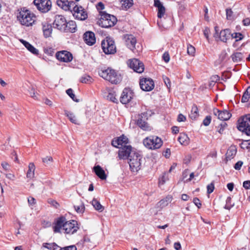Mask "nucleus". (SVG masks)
<instances>
[{
	"instance_id": "nucleus-23",
	"label": "nucleus",
	"mask_w": 250,
	"mask_h": 250,
	"mask_svg": "<svg viewBox=\"0 0 250 250\" xmlns=\"http://www.w3.org/2000/svg\"><path fill=\"white\" fill-rule=\"evenodd\" d=\"M93 170L96 175L102 180H105L107 176L105 174L104 170L99 165L95 166L93 167Z\"/></svg>"
},
{
	"instance_id": "nucleus-20",
	"label": "nucleus",
	"mask_w": 250,
	"mask_h": 250,
	"mask_svg": "<svg viewBox=\"0 0 250 250\" xmlns=\"http://www.w3.org/2000/svg\"><path fill=\"white\" fill-rule=\"evenodd\" d=\"M128 142V139L124 135L119 137L114 138L111 142V145L115 147H119V146H123L124 144L125 145Z\"/></svg>"
},
{
	"instance_id": "nucleus-9",
	"label": "nucleus",
	"mask_w": 250,
	"mask_h": 250,
	"mask_svg": "<svg viewBox=\"0 0 250 250\" xmlns=\"http://www.w3.org/2000/svg\"><path fill=\"white\" fill-rule=\"evenodd\" d=\"M135 149H133L131 146L124 145L118 151V157L120 159H128L130 156L134 152Z\"/></svg>"
},
{
	"instance_id": "nucleus-52",
	"label": "nucleus",
	"mask_w": 250,
	"mask_h": 250,
	"mask_svg": "<svg viewBox=\"0 0 250 250\" xmlns=\"http://www.w3.org/2000/svg\"><path fill=\"white\" fill-rule=\"evenodd\" d=\"M250 142V140L243 141V142L240 145L241 148L243 149H250V143H249L248 144H246L247 142Z\"/></svg>"
},
{
	"instance_id": "nucleus-10",
	"label": "nucleus",
	"mask_w": 250,
	"mask_h": 250,
	"mask_svg": "<svg viewBox=\"0 0 250 250\" xmlns=\"http://www.w3.org/2000/svg\"><path fill=\"white\" fill-rule=\"evenodd\" d=\"M129 67L138 73H142L144 71V64L142 62L137 59L129 60Z\"/></svg>"
},
{
	"instance_id": "nucleus-54",
	"label": "nucleus",
	"mask_w": 250,
	"mask_h": 250,
	"mask_svg": "<svg viewBox=\"0 0 250 250\" xmlns=\"http://www.w3.org/2000/svg\"><path fill=\"white\" fill-rule=\"evenodd\" d=\"M211 117L210 116H207L204 119L203 122V124L205 126H208L211 122Z\"/></svg>"
},
{
	"instance_id": "nucleus-40",
	"label": "nucleus",
	"mask_w": 250,
	"mask_h": 250,
	"mask_svg": "<svg viewBox=\"0 0 250 250\" xmlns=\"http://www.w3.org/2000/svg\"><path fill=\"white\" fill-rule=\"evenodd\" d=\"M74 208L78 213H83L85 210V207L84 204L83 203H82L80 205L74 206Z\"/></svg>"
},
{
	"instance_id": "nucleus-11",
	"label": "nucleus",
	"mask_w": 250,
	"mask_h": 250,
	"mask_svg": "<svg viewBox=\"0 0 250 250\" xmlns=\"http://www.w3.org/2000/svg\"><path fill=\"white\" fill-rule=\"evenodd\" d=\"M79 229L78 223L75 220H71L70 221H66L64 226V233L67 234H74Z\"/></svg>"
},
{
	"instance_id": "nucleus-36",
	"label": "nucleus",
	"mask_w": 250,
	"mask_h": 250,
	"mask_svg": "<svg viewBox=\"0 0 250 250\" xmlns=\"http://www.w3.org/2000/svg\"><path fill=\"white\" fill-rule=\"evenodd\" d=\"M35 169V166L32 163H30L28 166V170L27 172L26 176L27 178H32L34 175V171Z\"/></svg>"
},
{
	"instance_id": "nucleus-59",
	"label": "nucleus",
	"mask_w": 250,
	"mask_h": 250,
	"mask_svg": "<svg viewBox=\"0 0 250 250\" xmlns=\"http://www.w3.org/2000/svg\"><path fill=\"white\" fill-rule=\"evenodd\" d=\"M163 59L166 62H168L170 60V57L168 52H166L163 55Z\"/></svg>"
},
{
	"instance_id": "nucleus-48",
	"label": "nucleus",
	"mask_w": 250,
	"mask_h": 250,
	"mask_svg": "<svg viewBox=\"0 0 250 250\" xmlns=\"http://www.w3.org/2000/svg\"><path fill=\"white\" fill-rule=\"evenodd\" d=\"M230 38L232 39L235 38L236 39V41H238L243 39V36L240 33H234L231 34Z\"/></svg>"
},
{
	"instance_id": "nucleus-15",
	"label": "nucleus",
	"mask_w": 250,
	"mask_h": 250,
	"mask_svg": "<svg viewBox=\"0 0 250 250\" xmlns=\"http://www.w3.org/2000/svg\"><path fill=\"white\" fill-rule=\"evenodd\" d=\"M56 58L60 61L68 62L72 60L73 57L72 54L65 50H62L56 53Z\"/></svg>"
},
{
	"instance_id": "nucleus-51",
	"label": "nucleus",
	"mask_w": 250,
	"mask_h": 250,
	"mask_svg": "<svg viewBox=\"0 0 250 250\" xmlns=\"http://www.w3.org/2000/svg\"><path fill=\"white\" fill-rule=\"evenodd\" d=\"M227 57V53L226 51H223L221 52V54L219 55V61L220 62H224Z\"/></svg>"
},
{
	"instance_id": "nucleus-63",
	"label": "nucleus",
	"mask_w": 250,
	"mask_h": 250,
	"mask_svg": "<svg viewBox=\"0 0 250 250\" xmlns=\"http://www.w3.org/2000/svg\"><path fill=\"white\" fill-rule=\"evenodd\" d=\"M62 250H77V248L74 245H71L62 248Z\"/></svg>"
},
{
	"instance_id": "nucleus-2",
	"label": "nucleus",
	"mask_w": 250,
	"mask_h": 250,
	"mask_svg": "<svg viewBox=\"0 0 250 250\" xmlns=\"http://www.w3.org/2000/svg\"><path fill=\"white\" fill-rule=\"evenodd\" d=\"M35 18L34 14L31 13L30 11L26 9L25 7L21 8L17 16L18 20L21 23L26 26L32 25L35 21Z\"/></svg>"
},
{
	"instance_id": "nucleus-61",
	"label": "nucleus",
	"mask_w": 250,
	"mask_h": 250,
	"mask_svg": "<svg viewBox=\"0 0 250 250\" xmlns=\"http://www.w3.org/2000/svg\"><path fill=\"white\" fill-rule=\"evenodd\" d=\"M243 164V162L241 161H238L234 166V168L236 170H240Z\"/></svg>"
},
{
	"instance_id": "nucleus-60",
	"label": "nucleus",
	"mask_w": 250,
	"mask_h": 250,
	"mask_svg": "<svg viewBox=\"0 0 250 250\" xmlns=\"http://www.w3.org/2000/svg\"><path fill=\"white\" fill-rule=\"evenodd\" d=\"M29 93L30 96L33 99L37 100L38 99L37 95L35 92V90L33 87H31L30 90H29Z\"/></svg>"
},
{
	"instance_id": "nucleus-17",
	"label": "nucleus",
	"mask_w": 250,
	"mask_h": 250,
	"mask_svg": "<svg viewBox=\"0 0 250 250\" xmlns=\"http://www.w3.org/2000/svg\"><path fill=\"white\" fill-rule=\"evenodd\" d=\"M74 8V11L73 12L72 14L75 19L84 21L87 18V14L82 6H79Z\"/></svg>"
},
{
	"instance_id": "nucleus-50",
	"label": "nucleus",
	"mask_w": 250,
	"mask_h": 250,
	"mask_svg": "<svg viewBox=\"0 0 250 250\" xmlns=\"http://www.w3.org/2000/svg\"><path fill=\"white\" fill-rule=\"evenodd\" d=\"M227 126V124L226 123H225V122L221 123L218 126V132L221 134H223V131Z\"/></svg>"
},
{
	"instance_id": "nucleus-62",
	"label": "nucleus",
	"mask_w": 250,
	"mask_h": 250,
	"mask_svg": "<svg viewBox=\"0 0 250 250\" xmlns=\"http://www.w3.org/2000/svg\"><path fill=\"white\" fill-rule=\"evenodd\" d=\"M163 80L165 82V83L167 85L168 88H169L170 87V79L167 77H163Z\"/></svg>"
},
{
	"instance_id": "nucleus-8",
	"label": "nucleus",
	"mask_w": 250,
	"mask_h": 250,
	"mask_svg": "<svg viewBox=\"0 0 250 250\" xmlns=\"http://www.w3.org/2000/svg\"><path fill=\"white\" fill-rule=\"evenodd\" d=\"M33 2L37 8L42 13L49 11L52 6L50 0H34Z\"/></svg>"
},
{
	"instance_id": "nucleus-38",
	"label": "nucleus",
	"mask_w": 250,
	"mask_h": 250,
	"mask_svg": "<svg viewBox=\"0 0 250 250\" xmlns=\"http://www.w3.org/2000/svg\"><path fill=\"white\" fill-rule=\"evenodd\" d=\"M250 98V86H248L245 91L244 92L243 95L241 98L242 103L247 102Z\"/></svg>"
},
{
	"instance_id": "nucleus-55",
	"label": "nucleus",
	"mask_w": 250,
	"mask_h": 250,
	"mask_svg": "<svg viewBox=\"0 0 250 250\" xmlns=\"http://www.w3.org/2000/svg\"><path fill=\"white\" fill-rule=\"evenodd\" d=\"M48 203L54 207L56 208H57L59 207V203L55 200L52 199H49L47 201Z\"/></svg>"
},
{
	"instance_id": "nucleus-41",
	"label": "nucleus",
	"mask_w": 250,
	"mask_h": 250,
	"mask_svg": "<svg viewBox=\"0 0 250 250\" xmlns=\"http://www.w3.org/2000/svg\"><path fill=\"white\" fill-rule=\"evenodd\" d=\"M84 244L87 246L94 248L95 245L94 244H91V239L89 237L85 236L83 238Z\"/></svg>"
},
{
	"instance_id": "nucleus-3",
	"label": "nucleus",
	"mask_w": 250,
	"mask_h": 250,
	"mask_svg": "<svg viewBox=\"0 0 250 250\" xmlns=\"http://www.w3.org/2000/svg\"><path fill=\"white\" fill-rule=\"evenodd\" d=\"M101 18L98 21L100 26L103 28H109L113 26L117 22L116 17L106 13L105 12H101Z\"/></svg>"
},
{
	"instance_id": "nucleus-6",
	"label": "nucleus",
	"mask_w": 250,
	"mask_h": 250,
	"mask_svg": "<svg viewBox=\"0 0 250 250\" xmlns=\"http://www.w3.org/2000/svg\"><path fill=\"white\" fill-rule=\"evenodd\" d=\"M101 46L103 52L105 54H114L116 52V47L114 40L110 37H106L101 43Z\"/></svg>"
},
{
	"instance_id": "nucleus-44",
	"label": "nucleus",
	"mask_w": 250,
	"mask_h": 250,
	"mask_svg": "<svg viewBox=\"0 0 250 250\" xmlns=\"http://www.w3.org/2000/svg\"><path fill=\"white\" fill-rule=\"evenodd\" d=\"M66 92L74 101L76 102H79V100L75 97V95L73 93V91L71 88H69L66 90Z\"/></svg>"
},
{
	"instance_id": "nucleus-45",
	"label": "nucleus",
	"mask_w": 250,
	"mask_h": 250,
	"mask_svg": "<svg viewBox=\"0 0 250 250\" xmlns=\"http://www.w3.org/2000/svg\"><path fill=\"white\" fill-rule=\"evenodd\" d=\"M107 97L108 99H109L110 101H112V102L115 103H118V100L116 98V94H115L114 92L109 93Z\"/></svg>"
},
{
	"instance_id": "nucleus-7",
	"label": "nucleus",
	"mask_w": 250,
	"mask_h": 250,
	"mask_svg": "<svg viewBox=\"0 0 250 250\" xmlns=\"http://www.w3.org/2000/svg\"><path fill=\"white\" fill-rule=\"evenodd\" d=\"M150 114L148 111L144 112L138 116V119L136 121V125L142 130L148 131L150 129L149 125L147 123L148 116Z\"/></svg>"
},
{
	"instance_id": "nucleus-26",
	"label": "nucleus",
	"mask_w": 250,
	"mask_h": 250,
	"mask_svg": "<svg viewBox=\"0 0 250 250\" xmlns=\"http://www.w3.org/2000/svg\"><path fill=\"white\" fill-rule=\"evenodd\" d=\"M20 42L24 45V46L29 50L30 52L34 55H38L39 54L38 50L35 48L30 43L24 41L23 39H21Z\"/></svg>"
},
{
	"instance_id": "nucleus-4",
	"label": "nucleus",
	"mask_w": 250,
	"mask_h": 250,
	"mask_svg": "<svg viewBox=\"0 0 250 250\" xmlns=\"http://www.w3.org/2000/svg\"><path fill=\"white\" fill-rule=\"evenodd\" d=\"M143 144L148 149H157L160 148L162 145V139L156 136H150L146 137L143 140Z\"/></svg>"
},
{
	"instance_id": "nucleus-14",
	"label": "nucleus",
	"mask_w": 250,
	"mask_h": 250,
	"mask_svg": "<svg viewBox=\"0 0 250 250\" xmlns=\"http://www.w3.org/2000/svg\"><path fill=\"white\" fill-rule=\"evenodd\" d=\"M66 19L62 15H57L55 16L54 21L53 23V27L58 30L63 31L64 29V26L66 23Z\"/></svg>"
},
{
	"instance_id": "nucleus-35",
	"label": "nucleus",
	"mask_w": 250,
	"mask_h": 250,
	"mask_svg": "<svg viewBox=\"0 0 250 250\" xmlns=\"http://www.w3.org/2000/svg\"><path fill=\"white\" fill-rule=\"evenodd\" d=\"M64 114L68 117L71 122L75 124H78L77 119L72 112L67 110H64Z\"/></svg>"
},
{
	"instance_id": "nucleus-24",
	"label": "nucleus",
	"mask_w": 250,
	"mask_h": 250,
	"mask_svg": "<svg viewBox=\"0 0 250 250\" xmlns=\"http://www.w3.org/2000/svg\"><path fill=\"white\" fill-rule=\"evenodd\" d=\"M231 35V33L229 29H226L220 31L219 34V38L222 42H227Z\"/></svg>"
},
{
	"instance_id": "nucleus-13",
	"label": "nucleus",
	"mask_w": 250,
	"mask_h": 250,
	"mask_svg": "<svg viewBox=\"0 0 250 250\" xmlns=\"http://www.w3.org/2000/svg\"><path fill=\"white\" fill-rule=\"evenodd\" d=\"M237 128L239 130L245 132L246 134L247 130L250 127V115H246L239 120Z\"/></svg>"
},
{
	"instance_id": "nucleus-31",
	"label": "nucleus",
	"mask_w": 250,
	"mask_h": 250,
	"mask_svg": "<svg viewBox=\"0 0 250 250\" xmlns=\"http://www.w3.org/2000/svg\"><path fill=\"white\" fill-rule=\"evenodd\" d=\"M236 149L233 147H230L226 153V160H230L236 154Z\"/></svg>"
},
{
	"instance_id": "nucleus-12",
	"label": "nucleus",
	"mask_w": 250,
	"mask_h": 250,
	"mask_svg": "<svg viewBox=\"0 0 250 250\" xmlns=\"http://www.w3.org/2000/svg\"><path fill=\"white\" fill-rule=\"evenodd\" d=\"M140 86L143 91H150L154 88V83L151 78H144L140 80Z\"/></svg>"
},
{
	"instance_id": "nucleus-57",
	"label": "nucleus",
	"mask_w": 250,
	"mask_h": 250,
	"mask_svg": "<svg viewBox=\"0 0 250 250\" xmlns=\"http://www.w3.org/2000/svg\"><path fill=\"white\" fill-rule=\"evenodd\" d=\"M55 243H45L43 244V247L50 250H53V248H54V245H55Z\"/></svg>"
},
{
	"instance_id": "nucleus-39",
	"label": "nucleus",
	"mask_w": 250,
	"mask_h": 250,
	"mask_svg": "<svg viewBox=\"0 0 250 250\" xmlns=\"http://www.w3.org/2000/svg\"><path fill=\"white\" fill-rule=\"evenodd\" d=\"M93 79L89 75L87 74H84L83 75L80 80V81L82 83H92Z\"/></svg>"
},
{
	"instance_id": "nucleus-64",
	"label": "nucleus",
	"mask_w": 250,
	"mask_h": 250,
	"mask_svg": "<svg viewBox=\"0 0 250 250\" xmlns=\"http://www.w3.org/2000/svg\"><path fill=\"white\" fill-rule=\"evenodd\" d=\"M243 187L247 189H250V181H245L243 182Z\"/></svg>"
},
{
	"instance_id": "nucleus-58",
	"label": "nucleus",
	"mask_w": 250,
	"mask_h": 250,
	"mask_svg": "<svg viewBox=\"0 0 250 250\" xmlns=\"http://www.w3.org/2000/svg\"><path fill=\"white\" fill-rule=\"evenodd\" d=\"M193 202L196 205L198 208H200L202 206V204L200 201V200L197 198L195 197L193 199Z\"/></svg>"
},
{
	"instance_id": "nucleus-16",
	"label": "nucleus",
	"mask_w": 250,
	"mask_h": 250,
	"mask_svg": "<svg viewBox=\"0 0 250 250\" xmlns=\"http://www.w3.org/2000/svg\"><path fill=\"white\" fill-rule=\"evenodd\" d=\"M133 96V92L129 88H125L122 93L120 97V102L123 104H128Z\"/></svg>"
},
{
	"instance_id": "nucleus-42",
	"label": "nucleus",
	"mask_w": 250,
	"mask_h": 250,
	"mask_svg": "<svg viewBox=\"0 0 250 250\" xmlns=\"http://www.w3.org/2000/svg\"><path fill=\"white\" fill-rule=\"evenodd\" d=\"M187 53L191 56H194L195 53V48L190 44H188L187 47Z\"/></svg>"
},
{
	"instance_id": "nucleus-27",
	"label": "nucleus",
	"mask_w": 250,
	"mask_h": 250,
	"mask_svg": "<svg viewBox=\"0 0 250 250\" xmlns=\"http://www.w3.org/2000/svg\"><path fill=\"white\" fill-rule=\"evenodd\" d=\"M172 197L170 195L166 196L165 198L161 200L158 203L157 206L158 207L162 208L168 205L172 201Z\"/></svg>"
},
{
	"instance_id": "nucleus-56",
	"label": "nucleus",
	"mask_w": 250,
	"mask_h": 250,
	"mask_svg": "<svg viewBox=\"0 0 250 250\" xmlns=\"http://www.w3.org/2000/svg\"><path fill=\"white\" fill-rule=\"evenodd\" d=\"M214 189V185L213 183H210V184L207 186V192L208 194H210L213 191Z\"/></svg>"
},
{
	"instance_id": "nucleus-33",
	"label": "nucleus",
	"mask_w": 250,
	"mask_h": 250,
	"mask_svg": "<svg viewBox=\"0 0 250 250\" xmlns=\"http://www.w3.org/2000/svg\"><path fill=\"white\" fill-rule=\"evenodd\" d=\"M121 3L123 9L127 10L133 4V0H121Z\"/></svg>"
},
{
	"instance_id": "nucleus-49",
	"label": "nucleus",
	"mask_w": 250,
	"mask_h": 250,
	"mask_svg": "<svg viewBox=\"0 0 250 250\" xmlns=\"http://www.w3.org/2000/svg\"><path fill=\"white\" fill-rule=\"evenodd\" d=\"M79 6H78L76 4L75 2L73 1H69V4L68 5V10L71 12L72 13L74 11V8L76 7H79Z\"/></svg>"
},
{
	"instance_id": "nucleus-5",
	"label": "nucleus",
	"mask_w": 250,
	"mask_h": 250,
	"mask_svg": "<svg viewBox=\"0 0 250 250\" xmlns=\"http://www.w3.org/2000/svg\"><path fill=\"white\" fill-rule=\"evenodd\" d=\"M142 156L135 150L130 156L128 164L130 169L133 172H137L141 168Z\"/></svg>"
},
{
	"instance_id": "nucleus-25",
	"label": "nucleus",
	"mask_w": 250,
	"mask_h": 250,
	"mask_svg": "<svg viewBox=\"0 0 250 250\" xmlns=\"http://www.w3.org/2000/svg\"><path fill=\"white\" fill-rule=\"evenodd\" d=\"M42 31L45 38L50 37L52 32V25L46 22L42 24Z\"/></svg>"
},
{
	"instance_id": "nucleus-29",
	"label": "nucleus",
	"mask_w": 250,
	"mask_h": 250,
	"mask_svg": "<svg viewBox=\"0 0 250 250\" xmlns=\"http://www.w3.org/2000/svg\"><path fill=\"white\" fill-rule=\"evenodd\" d=\"M231 114L227 110L221 111L218 114V119L222 121H227L229 119Z\"/></svg>"
},
{
	"instance_id": "nucleus-37",
	"label": "nucleus",
	"mask_w": 250,
	"mask_h": 250,
	"mask_svg": "<svg viewBox=\"0 0 250 250\" xmlns=\"http://www.w3.org/2000/svg\"><path fill=\"white\" fill-rule=\"evenodd\" d=\"M92 205L94 208L99 212H102L104 209V207L101 205L100 203L96 199H93L92 201Z\"/></svg>"
},
{
	"instance_id": "nucleus-46",
	"label": "nucleus",
	"mask_w": 250,
	"mask_h": 250,
	"mask_svg": "<svg viewBox=\"0 0 250 250\" xmlns=\"http://www.w3.org/2000/svg\"><path fill=\"white\" fill-rule=\"evenodd\" d=\"M166 13V8L163 6L162 7H160V8L158 9V14L157 16L159 18H162L165 15Z\"/></svg>"
},
{
	"instance_id": "nucleus-32",
	"label": "nucleus",
	"mask_w": 250,
	"mask_h": 250,
	"mask_svg": "<svg viewBox=\"0 0 250 250\" xmlns=\"http://www.w3.org/2000/svg\"><path fill=\"white\" fill-rule=\"evenodd\" d=\"M56 3L57 5L62 9L65 11L68 10V5L69 4V1L67 0H57Z\"/></svg>"
},
{
	"instance_id": "nucleus-19",
	"label": "nucleus",
	"mask_w": 250,
	"mask_h": 250,
	"mask_svg": "<svg viewBox=\"0 0 250 250\" xmlns=\"http://www.w3.org/2000/svg\"><path fill=\"white\" fill-rule=\"evenodd\" d=\"M83 39L87 45H92L96 42L95 34L91 31L86 32L83 36Z\"/></svg>"
},
{
	"instance_id": "nucleus-28",
	"label": "nucleus",
	"mask_w": 250,
	"mask_h": 250,
	"mask_svg": "<svg viewBox=\"0 0 250 250\" xmlns=\"http://www.w3.org/2000/svg\"><path fill=\"white\" fill-rule=\"evenodd\" d=\"M178 140L180 143L183 145H188L189 143V138L185 133H181Z\"/></svg>"
},
{
	"instance_id": "nucleus-18",
	"label": "nucleus",
	"mask_w": 250,
	"mask_h": 250,
	"mask_svg": "<svg viewBox=\"0 0 250 250\" xmlns=\"http://www.w3.org/2000/svg\"><path fill=\"white\" fill-rule=\"evenodd\" d=\"M123 39L126 46L134 52L136 40L134 36L131 34H125L124 36Z\"/></svg>"
},
{
	"instance_id": "nucleus-53",
	"label": "nucleus",
	"mask_w": 250,
	"mask_h": 250,
	"mask_svg": "<svg viewBox=\"0 0 250 250\" xmlns=\"http://www.w3.org/2000/svg\"><path fill=\"white\" fill-rule=\"evenodd\" d=\"M53 161V158L51 156H47L42 159V162L45 165H49Z\"/></svg>"
},
{
	"instance_id": "nucleus-22",
	"label": "nucleus",
	"mask_w": 250,
	"mask_h": 250,
	"mask_svg": "<svg viewBox=\"0 0 250 250\" xmlns=\"http://www.w3.org/2000/svg\"><path fill=\"white\" fill-rule=\"evenodd\" d=\"M64 27V29L63 30V31L64 32L74 33L77 30L76 22L73 21H70L68 22L66 21Z\"/></svg>"
},
{
	"instance_id": "nucleus-34",
	"label": "nucleus",
	"mask_w": 250,
	"mask_h": 250,
	"mask_svg": "<svg viewBox=\"0 0 250 250\" xmlns=\"http://www.w3.org/2000/svg\"><path fill=\"white\" fill-rule=\"evenodd\" d=\"M231 58L234 62H238L242 61L243 58V55L241 52H236L231 55Z\"/></svg>"
},
{
	"instance_id": "nucleus-47",
	"label": "nucleus",
	"mask_w": 250,
	"mask_h": 250,
	"mask_svg": "<svg viewBox=\"0 0 250 250\" xmlns=\"http://www.w3.org/2000/svg\"><path fill=\"white\" fill-rule=\"evenodd\" d=\"M226 18L228 20H232L233 19V11L230 8L226 9Z\"/></svg>"
},
{
	"instance_id": "nucleus-1",
	"label": "nucleus",
	"mask_w": 250,
	"mask_h": 250,
	"mask_svg": "<svg viewBox=\"0 0 250 250\" xmlns=\"http://www.w3.org/2000/svg\"><path fill=\"white\" fill-rule=\"evenodd\" d=\"M99 75L111 84H117L122 80V76L119 72L111 67L101 68L98 70Z\"/></svg>"
},
{
	"instance_id": "nucleus-21",
	"label": "nucleus",
	"mask_w": 250,
	"mask_h": 250,
	"mask_svg": "<svg viewBox=\"0 0 250 250\" xmlns=\"http://www.w3.org/2000/svg\"><path fill=\"white\" fill-rule=\"evenodd\" d=\"M65 222H66V221L65 217H61L59 218L56 221L55 225L53 227L54 232H60L62 228V230H64V226Z\"/></svg>"
},
{
	"instance_id": "nucleus-30",
	"label": "nucleus",
	"mask_w": 250,
	"mask_h": 250,
	"mask_svg": "<svg viewBox=\"0 0 250 250\" xmlns=\"http://www.w3.org/2000/svg\"><path fill=\"white\" fill-rule=\"evenodd\" d=\"M199 116L198 109L197 105L193 104L189 117L192 120H195Z\"/></svg>"
},
{
	"instance_id": "nucleus-43",
	"label": "nucleus",
	"mask_w": 250,
	"mask_h": 250,
	"mask_svg": "<svg viewBox=\"0 0 250 250\" xmlns=\"http://www.w3.org/2000/svg\"><path fill=\"white\" fill-rule=\"evenodd\" d=\"M234 204H231V198L230 197H228L226 200V204L224 208L226 209L229 210L233 206Z\"/></svg>"
}]
</instances>
